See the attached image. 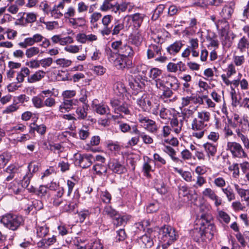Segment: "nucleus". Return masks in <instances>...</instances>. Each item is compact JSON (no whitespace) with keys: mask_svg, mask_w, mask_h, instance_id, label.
Here are the masks:
<instances>
[{"mask_svg":"<svg viewBox=\"0 0 249 249\" xmlns=\"http://www.w3.org/2000/svg\"><path fill=\"white\" fill-rule=\"evenodd\" d=\"M157 89L161 92L160 98L164 102L172 101L170 98L173 95L172 90H177L179 87V83L177 78L174 76H161L152 83Z\"/></svg>","mask_w":249,"mask_h":249,"instance_id":"nucleus-1","label":"nucleus"},{"mask_svg":"<svg viewBox=\"0 0 249 249\" xmlns=\"http://www.w3.org/2000/svg\"><path fill=\"white\" fill-rule=\"evenodd\" d=\"M211 119V113L203 110L197 112V118H194L191 123L192 136L198 139H202L206 132L207 123Z\"/></svg>","mask_w":249,"mask_h":249,"instance_id":"nucleus-2","label":"nucleus"},{"mask_svg":"<svg viewBox=\"0 0 249 249\" xmlns=\"http://www.w3.org/2000/svg\"><path fill=\"white\" fill-rule=\"evenodd\" d=\"M212 220V215L207 213H202L197 219V224L200 226L206 239L211 240L216 233V228Z\"/></svg>","mask_w":249,"mask_h":249,"instance_id":"nucleus-3","label":"nucleus"},{"mask_svg":"<svg viewBox=\"0 0 249 249\" xmlns=\"http://www.w3.org/2000/svg\"><path fill=\"white\" fill-rule=\"evenodd\" d=\"M106 53L109 61H113L114 64L117 69H128L132 67V61L129 58L117 55L113 53L110 48L106 49Z\"/></svg>","mask_w":249,"mask_h":249,"instance_id":"nucleus-4","label":"nucleus"},{"mask_svg":"<svg viewBox=\"0 0 249 249\" xmlns=\"http://www.w3.org/2000/svg\"><path fill=\"white\" fill-rule=\"evenodd\" d=\"M160 38L158 37V40L156 39L154 41L156 44H151L148 47L146 52L147 58L148 59L155 58V60L160 63H164L168 58L164 55H162L161 52L162 51L161 43H160Z\"/></svg>","mask_w":249,"mask_h":249,"instance_id":"nucleus-5","label":"nucleus"},{"mask_svg":"<svg viewBox=\"0 0 249 249\" xmlns=\"http://www.w3.org/2000/svg\"><path fill=\"white\" fill-rule=\"evenodd\" d=\"M0 222L8 229L15 231L19 228L23 220L21 216L7 213L2 217Z\"/></svg>","mask_w":249,"mask_h":249,"instance_id":"nucleus-6","label":"nucleus"},{"mask_svg":"<svg viewBox=\"0 0 249 249\" xmlns=\"http://www.w3.org/2000/svg\"><path fill=\"white\" fill-rule=\"evenodd\" d=\"M160 238L161 242H165L171 245L178 238L177 232L170 226H164L160 231Z\"/></svg>","mask_w":249,"mask_h":249,"instance_id":"nucleus-7","label":"nucleus"},{"mask_svg":"<svg viewBox=\"0 0 249 249\" xmlns=\"http://www.w3.org/2000/svg\"><path fill=\"white\" fill-rule=\"evenodd\" d=\"M226 150L229 151L234 158H243L247 157L242 145L235 142H228Z\"/></svg>","mask_w":249,"mask_h":249,"instance_id":"nucleus-8","label":"nucleus"},{"mask_svg":"<svg viewBox=\"0 0 249 249\" xmlns=\"http://www.w3.org/2000/svg\"><path fill=\"white\" fill-rule=\"evenodd\" d=\"M74 157L79 166L83 168L89 167L92 164V160H94L92 155L90 154L76 153Z\"/></svg>","mask_w":249,"mask_h":249,"instance_id":"nucleus-9","label":"nucleus"},{"mask_svg":"<svg viewBox=\"0 0 249 249\" xmlns=\"http://www.w3.org/2000/svg\"><path fill=\"white\" fill-rule=\"evenodd\" d=\"M202 196L214 202L216 207L219 206L222 203V199L216 194L215 191L210 188H206L202 193Z\"/></svg>","mask_w":249,"mask_h":249,"instance_id":"nucleus-10","label":"nucleus"},{"mask_svg":"<svg viewBox=\"0 0 249 249\" xmlns=\"http://www.w3.org/2000/svg\"><path fill=\"white\" fill-rule=\"evenodd\" d=\"M79 101L75 99L63 98V102L59 107V110L62 113L69 111L73 106H78Z\"/></svg>","mask_w":249,"mask_h":249,"instance_id":"nucleus-11","label":"nucleus"},{"mask_svg":"<svg viewBox=\"0 0 249 249\" xmlns=\"http://www.w3.org/2000/svg\"><path fill=\"white\" fill-rule=\"evenodd\" d=\"M109 167L111 171L116 174H122L126 171V169L124 166L122 164L119 160L115 159L110 161L109 163Z\"/></svg>","mask_w":249,"mask_h":249,"instance_id":"nucleus-12","label":"nucleus"},{"mask_svg":"<svg viewBox=\"0 0 249 249\" xmlns=\"http://www.w3.org/2000/svg\"><path fill=\"white\" fill-rule=\"evenodd\" d=\"M112 18V16L110 15H106L102 18V23L104 25V28L100 30V32L103 36H107V34L110 32V27L108 26Z\"/></svg>","mask_w":249,"mask_h":249,"instance_id":"nucleus-13","label":"nucleus"},{"mask_svg":"<svg viewBox=\"0 0 249 249\" xmlns=\"http://www.w3.org/2000/svg\"><path fill=\"white\" fill-rule=\"evenodd\" d=\"M138 242L141 247L143 248H150L154 244L153 238L149 233L142 236L139 239Z\"/></svg>","mask_w":249,"mask_h":249,"instance_id":"nucleus-14","label":"nucleus"},{"mask_svg":"<svg viewBox=\"0 0 249 249\" xmlns=\"http://www.w3.org/2000/svg\"><path fill=\"white\" fill-rule=\"evenodd\" d=\"M234 187L240 197L246 202L247 206L249 207V189H244L237 184H234Z\"/></svg>","mask_w":249,"mask_h":249,"instance_id":"nucleus-15","label":"nucleus"},{"mask_svg":"<svg viewBox=\"0 0 249 249\" xmlns=\"http://www.w3.org/2000/svg\"><path fill=\"white\" fill-rule=\"evenodd\" d=\"M183 46L182 41H176L166 48L167 52L170 55H175L180 51Z\"/></svg>","mask_w":249,"mask_h":249,"instance_id":"nucleus-16","label":"nucleus"},{"mask_svg":"<svg viewBox=\"0 0 249 249\" xmlns=\"http://www.w3.org/2000/svg\"><path fill=\"white\" fill-rule=\"evenodd\" d=\"M64 190L63 188L61 187L56 192L51 198V202L53 205L55 207L59 206L63 202L62 196L64 195Z\"/></svg>","mask_w":249,"mask_h":249,"instance_id":"nucleus-17","label":"nucleus"},{"mask_svg":"<svg viewBox=\"0 0 249 249\" xmlns=\"http://www.w3.org/2000/svg\"><path fill=\"white\" fill-rule=\"evenodd\" d=\"M203 147L209 159L215 156L217 152L216 145L207 142L203 144Z\"/></svg>","mask_w":249,"mask_h":249,"instance_id":"nucleus-18","label":"nucleus"},{"mask_svg":"<svg viewBox=\"0 0 249 249\" xmlns=\"http://www.w3.org/2000/svg\"><path fill=\"white\" fill-rule=\"evenodd\" d=\"M150 100L147 95L143 94L140 98L137 100L138 106L143 111H147L149 104H150Z\"/></svg>","mask_w":249,"mask_h":249,"instance_id":"nucleus-19","label":"nucleus"},{"mask_svg":"<svg viewBox=\"0 0 249 249\" xmlns=\"http://www.w3.org/2000/svg\"><path fill=\"white\" fill-rule=\"evenodd\" d=\"M93 210L100 211V209L97 207L96 208H89L88 209H83L79 212H77L78 216L79 222L83 223L87 217H89L92 213Z\"/></svg>","mask_w":249,"mask_h":249,"instance_id":"nucleus-20","label":"nucleus"},{"mask_svg":"<svg viewBox=\"0 0 249 249\" xmlns=\"http://www.w3.org/2000/svg\"><path fill=\"white\" fill-rule=\"evenodd\" d=\"M171 128L174 132L176 134H179L182 127V121H179L177 117V115L174 116L171 119H170V123Z\"/></svg>","mask_w":249,"mask_h":249,"instance_id":"nucleus-21","label":"nucleus"},{"mask_svg":"<svg viewBox=\"0 0 249 249\" xmlns=\"http://www.w3.org/2000/svg\"><path fill=\"white\" fill-rule=\"evenodd\" d=\"M117 55L124 56L127 58H132L134 55V51L132 47L127 45L126 43H124V46L122 48L121 51Z\"/></svg>","mask_w":249,"mask_h":249,"instance_id":"nucleus-22","label":"nucleus"},{"mask_svg":"<svg viewBox=\"0 0 249 249\" xmlns=\"http://www.w3.org/2000/svg\"><path fill=\"white\" fill-rule=\"evenodd\" d=\"M145 16L143 14L137 13L129 16V18L132 20L134 26L135 27L139 28L143 22Z\"/></svg>","mask_w":249,"mask_h":249,"instance_id":"nucleus-23","label":"nucleus"},{"mask_svg":"<svg viewBox=\"0 0 249 249\" xmlns=\"http://www.w3.org/2000/svg\"><path fill=\"white\" fill-rule=\"evenodd\" d=\"M46 75V72L42 70H38L28 78V82L34 83L40 81Z\"/></svg>","mask_w":249,"mask_h":249,"instance_id":"nucleus-24","label":"nucleus"},{"mask_svg":"<svg viewBox=\"0 0 249 249\" xmlns=\"http://www.w3.org/2000/svg\"><path fill=\"white\" fill-rule=\"evenodd\" d=\"M147 108L148 112L153 114L157 115L159 114V111L160 109V104L159 102L155 99H151L150 104Z\"/></svg>","mask_w":249,"mask_h":249,"instance_id":"nucleus-25","label":"nucleus"},{"mask_svg":"<svg viewBox=\"0 0 249 249\" xmlns=\"http://www.w3.org/2000/svg\"><path fill=\"white\" fill-rule=\"evenodd\" d=\"M234 11V9L231 5H226L224 6L220 13L221 17L225 19L231 18Z\"/></svg>","mask_w":249,"mask_h":249,"instance_id":"nucleus-26","label":"nucleus"},{"mask_svg":"<svg viewBox=\"0 0 249 249\" xmlns=\"http://www.w3.org/2000/svg\"><path fill=\"white\" fill-rule=\"evenodd\" d=\"M227 20V19L223 18L215 22L216 28L218 31V33L224 32L223 33L224 34L225 33V31L229 30V23Z\"/></svg>","mask_w":249,"mask_h":249,"instance_id":"nucleus-27","label":"nucleus"},{"mask_svg":"<svg viewBox=\"0 0 249 249\" xmlns=\"http://www.w3.org/2000/svg\"><path fill=\"white\" fill-rule=\"evenodd\" d=\"M124 28V24L121 23L119 21L115 22L113 25L110 27V32L107 34V36L111 34L112 36H117L119 35L121 31Z\"/></svg>","mask_w":249,"mask_h":249,"instance_id":"nucleus-28","label":"nucleus"},{"mask_svg":"<svg viewBox=\"0 0 249 249\" xmlns=\"http://www.w3.org/2000/svg\"><path fill=\"white\" fill-rule=\"evenodd\" d=\"M88 110V106L85 105L83 107H78L76 110L75 113L77 118L78 120H84L87 116V110Z\"/></svg>","mask_w":249,"mask_h":249,"instance_id":"nucleus-29","label":"nucleus"},{"mask_svg":"<svg viewBox=\"0 0 249 249\" xmlns=\"http://www.w3.org/2000/svg\"><path fill=\"white\" fill-rule=\"evenodd\" d=\"M163 151L168 154L173 161L178 163L180 160L176 156L177 152L172 147L168 145H165Z\"/></svg>","mask_w":249,"mask_h":249,"instance_id":"nucleus-30","label":"nucleus"},{"mask_svg":"<svg viewBox=\"0 0 249 249\" xmlns=\"http://www.w3.org/2000/svg\"><path fill=\"white\" fill-rule=\"evenodd\" d=\"M143 39V36L139 32L132 35L129 37L131 43L137 47H139L141 45Z\"/></svg>","mask_w":249,"mask_h":249,"instance_id":"nucleus-31","label":"nucleus"},{"mask_svg":"<svg viewBox=\"0 0 249 249\" xmlns=\"http://www.w3.org/2000/svg\"><path fill=\"white\" fill-rule=\"evenodd\" d=\"M191 102H193L194 103H199L201 104L203 102V100L201 98H197L192 96H186L182 98L181 104L183 107H186L188 106Z\"/></svg>","mask_w":249,"mask_h":249,"instance_id":"nucleus-32","label":"nucleus"},{"mask_svg":"<svg viewBox=\"0 0 249 249\" xmlns=\"http://www.w3.org/2000/svg\"><path fill=\"white\" fill-rule=\"evenodd\" d=\"M96 112L100 115L108 114L110 109L108 107L103 104H99L94 106Z\"/></svg>","mask_w":249,"mask_h":249,"instance_id":"nucleus-33","label":"nucleus"},{"mask_svg":"<svg viewBox=\"0 0 249 249\" xmlns=\"http://www.w3.org/2000/svg\"><path fill=\"white\" fill-rule=\"evenodd\" d=\"M159 114L160 118L167 121L170 120L174 116L172 114L170 110L164 107L160 108Z\"/></svg>","mask_w":249,"mask_h":249,"instance_id":"nucleus-34","label":"nucleus"},{"mask_svg":"<svg viewBox=\"0 0 249 249\" xmlns=\"http://www.w3.org/2000/svg\"><path fill=\"white\" fill-rule=\"evenodd\" d=\"M237 49L241 52H245L249 48V40L245 36L242 37L238 41Z\"/></svg>","mask_w":249,"mask_h":249,"instance_id":"nucleus-35","label":"nucleus"},{"mask_svg":"<svg viewBox=\"0 0 249 249\" xmlns=\"http://www.w3.org/2000/svg\"><path fill=\"white\" fill-rule=\"evenodd\" d=\"M56 241V236L53 235L51 238L48 239L44 238L40 240L37 243V246L39 247H46L53 244Z\"/></svg>","mask_w":249,"mask_h":249,"instance_id":"nucleus-36","label":"nucleus"},{"mask_svg":"<svg viewBox=\"0 0 249 249\" xmlns=\"http://www.w3.org/2000/svg\"><path fill=\"white\" fill-rule=\"evenodd\" d=\"M192 236L194 237V240L196 242L199 241L200 239L202 241L206 240L200 226L199 229L196 228L193 230Z\"/></svg>","mask_w":249,"mask_h":249,"instance_id":"nucleus-37","label":"nucleus"},{"mask_svg":"<svg viewBox=\"0 0 249 249\" xmlns=\"http://www.w3.org/2000/svg\"><path fill=\"white\" fill-rule=\"evenodd\" d=\"M113 89L116 93L119 95L123 94L126 91L124 85L121 82H116L114 85Z\"/></svg>","mask_w":249,"mask_h":249,"instance_id":"nucleus-38","label":"nucleus"},{"mask_svg":"<svg viewBox=\"0 0 249 249\" xmlns=\"http://www.w3.org/2000/svg\"><path fill=\"white\" fill-rule=\"evenodd\" d=\"M150 78H152L154 81L160 79L162 75V71L160 70L153 68L150 70L149 73Z\"/></svg>","mask_w":249,"mask_h":249,"instance_id":"nucleus-39","label":"nucleus"},{"mask_svg":"<svg viewBox=\"0 0 249 249\" xmlns=\"http://www.w3.org/2000/svg\"><path fill=\"white\" fill-rule=\"evenodd\" d=\"M222 191L226 195L229 201H231L235 199V195L230 186L225 188H222Z\"/></svg>","mask_w":249,"mask_h":249,"instance_id":"nucleus-40","label":"nucleus"},{"mask_svg":"<svg viewBox=\"0 0 249 249\" xmlns=\"http://www.w3.org/2000/svg\"><path fill=\"white\" fill-rule=\"evenodd\" d=\"M31 192H33L35 194L39 196L42 197L44 196L47 193L48 188L46 186L40 185L37 189L32 187L30 189Z\"/></svg>","mask_w":249,"mask_h":249,"instance_id":"nucleus-41","label":"nucleus"},{"mask_svg":"<svg viewBox=\"0 0 249 249\" xmlns=\"http://www.w3.org/2000/svg\"><path fill=\"white\" fill-rule=\"evenodd\" d=\"M165 8V6L164 4H160L158 5L154 11L153 14L152 16V19L154 20H157L162 14Z\"/></svg>","mask_w":249,"mask_h":249,"instance_id":"nucleus-42","label":"nucleus"},{"mask_svg":"<svg viewBox=\"0 0 249 249\" xmlns=\"http://www.w3.org/2000/svg\"><path fill=\"white\" fill-rule=\"evenodd\" d=\"M195 111L193 109L184 108L182 110L183 119L186 121H189L190 119H194Z\"/></svg>","mask_w":249,"mask_h":249,"instance_id":"nucleus-43","label":"nucleus"},{"mask_svg":"<svg viewBox=\"0 0 249 249\" xmlns=\"http://www.w3.org/2000/svg\"><path fill=\"white\" fill-rule=\"evenodd\" d=\"M160 207V204L157 201H153L148 204L146 207V211L148 213H154L157 212Z\"/></svg>","mask_w":249,"mask_h":249,"instance_id":"nucleus-44","label":"nucleus"},{"mask_svg":"<svg viewBox=\"0 0 249 249\" xmlns=\"http://www.w3.org/2000/svg\"><path fill=\"white\" fill-rule=\"evenodd\" d=\"M151 161L152 160L148 158L147 161L143 163L142 166V171L144 175L147 177H150V172L152 171V166L150 165Z\"/></svg>","mask_w":249,"mask_h":249,"instance_id":"nucleus-45","label":"nucleus"},{"mask_svg":"<svg viewBox=\"0 0 249 249\" xmlns=\"http://www.w3.org/2000/svg\"><path fill=\"white\" fill-rule=\"evenodd\" d=\"M77 207V204L76 202L71 201L69 204L64 205L62 208V211L63 212L71 213L74 211Z\"/></svg>","mask_w":249,"mask_h":249,"instance_id":"nucleus-46","label":"nucleus"},{"mask_svg":"<svg viewBox=\"0 0 249 249\" xmlns=\"http://www.w3.org/2000/svg\"><path fill=\"white\" fill-rule=\"evenodd\" d=\"M36 229L37 236L40 238L45 237L49 232V228L46 225L37 226Z\"/></svg>","mask_w":249,"mask_h":249,"instance_id":"nucleus-47","label":"nucleus"},{"mask_svg":"<svg viewBox=\"0 0 249 249\" xmlns=\"http://www.w3.org/2000/svg\"><path fill=\"white\" fill-rule=\"evenodd\" d=\"M69 22L75 28L82 26L85 23V19L83 18H71L69 19Z\"/></svg>","mask_w":249,"mask_h":249,"instance_id":"nucleus-48","label":"nucleus"},{"mask_svg":"<svg viewBox=\"0 0 249 249\" xmlns=\"http://www.w3.org/2000/svg\"><path fill=\"white\" fill-rule=\"evenodd\" d=\"M171 129L169 125H164L161 130V133L158 135V137L161 139H167V137L171 133Z\"/></svg>","mask_w":249,"mask_h":249,"instance_id":"nucleus-49","label":"nucleus"},{"mask_svg":"<svg viewBox=\"0 0 249 249\" xmlns=\"http://www.w3.org/2000/svg\"><path fill=\"white\" fill-rule=\"evenodd\" d=\"M93 169L96 172L97 174L101 175L106 173L107 168L105 165L97 163L93 166Z\"/></svg>","mask_w":249,"mask_h":249,"instance_id":"nucleus-50","label":"nucleus"},{"mask_svg":"<svg viewBox=\"0 0 249 249\" xmlns=\"http://www.w3.org/2000/svg\"><path fill=\"white\" fill-rule=\"evenodd\" d=\"M39 53V49L37 47H32L26 50L25 55L27 58H31Z\"/></svg>","mask_w":249,"mask_h":249,"instance_id":"nucleus-51","label":"nucleus"},{"mask_svg":"<svg viewBox=\"0 0 249 249\" xmlns=\"http://www.w3.org/2000/svg\"><path fill=\"white\" fill-rule=\"evenodd\" d=\"M112 223L116 226H121L126 223V218L124 216H121L118 213L112 219Z\"/></svg>","mask_w":249,"mask_h":249,"instance_id":"nucleus-52","label":"nucleus"},{"mask_svg":"<svg viewBox=\"0 0 249 249\" xmlns=\"http://www.w3.org/2000/svg\"><path fill=\"white\" fill-rule=\"evenodd\" d=\"M104 214L107 215L108 216L112 218V219L116 216L118 214L114 209L109 206H107L105 207L103 210Z\"/></svg>","mask_w":249,"mask_h":249,"instance_id":"nucleus-53","label":"nucleus"},{"mask_svg":"<svg viewBox=\"0 0 249 249\" xmlns=\"http://www.w3.org/2000/svg\"><path fill=\"white\" fill-rule=\"evenodd\" d=\"M223 32H221L220 33H219L221 37L222 44L223 45H227V44L230 45L231 43V41L230 40V37L228 35V31H225V33L224 34Z\"/></svg>","mask_w":249,"mask_h":249,"instance_id":"nucleus-54","label":"nucleus"},{"mask_svg":"<svg viewBox=\"0 0 249 249\" xmlns=\"http://www.w3.org/2000/svg\"><path fill=\"white\" fill-rule=\"evenodd\" d=\"M111 46L112 49L116 52V54H118L119 53L120 51H121L122 48L124 46V43H123L121 40H116L111 43Z\"/></svg>","mask_w":249,"mask_h":249,"instance_id":"nucleus-55","label":"nucleus"},{"mask_svg":"<svg viewBox=\"0 0 249 249\" xmlns=\"http://www.w3.org/2000/svg\"><path fill=\"white\" fill-rule=\"evenodd\" d=\"M19 108V106L18 105V103H13L7 106L4 110H3L4 114H11L16 112Z\"/></svg>","mask_w":249,"mask_h":249,"instance_id":"nucleus-56","label":"nucleus"},{"mask_svg":"<svg viewBox=\"0 0 249 249\" xmlns=\"http://www.w3.org/2000/svg\"><path fill=\"white\" fill-rule=\"evenodd\" d=\"M120 112L123 113L126 115H131V111L129 108V106L126 103L122 104L116 113L118 114Z\"/></svg>","mask_w":249,"mask_h":249,"instance_id":"nucleus-57","label":"nucleus"},{"mask_svg":"<svg viewBox=\"0 0 249 249\" xmlns=\"http://www.w3.org/2000/svg\"><path fill=\"white\" fill-rule=\"evenodd\" d=\"M33 37L25 38L24 42L18 43L19 46L22 48H26L28 46H32L35 44Z\"/></svg>","mask_w":249,"mask_h":249,"instance_id":"nucleus-58","label":"nucleus"},{"mask_svg":"<svg viewBox=\"0 0 249 249\" xmlns=\"http://www.w3.org/2000/svg\"><path fill=\"white\" fill-rule=\"evenodd\" d=\"M55 63L57 65L62 67H68L71 64V61L65 58H59L55 60Z\"/></svg>","mask_w":249,"mask_h":249,"instance_id":"nucleus-59","label":"nucleus"},{"mask_svg":"<svg viewBox=\"0 0 249 249\" xmlns=\"http://www.w3.org/2000/svg\"><path fill=\"white\" fill-rule=\"evenodd\" d=\"M145 128L150 132L154 133L158 130L157 126L154 121L150 119L146 124Z\"/></svg>","mask_w":249,"mask_h":249,"instance_id":"nucleus-60","label":"nucleus"},{"mask_svg":"<svg viewBox=\"0 0 249 249\" xmlns=\"http://www.w3.org/2000/svg\"><path fill=\"white\" fill-rule=\"evenodd\" d=\"M90 69L98 75H103L106 71V69L101 65L93 66Z\"/></svg>","mask_w":249,"mask_h":249,"instance_id":"nucleus-61","label":"nucleus"},{"mask_svg":"<svg viewBox=\"0 0 249 249\" xmlns=\"http://www.w3.org/2000/svg\"><path fill=\"white\" fill-rule=\"evenodd\" d=\"M19 170V168L14 165L8 166L4 171L5 174H10L15 177V174L17 173Z\"/></svg>","mask_w":249,"mask_h":249,"instance_id":"nucleus-62","label":"nucleus"},{"mask_svg":"<svg viewBox=\"0 0 249 249\" xmlns=\"http://www.w3.org/2000/svg\"><path fill=\"white\" fill-rule=\"evenodd\" d=\"M51 16L54 18H59L63 16V14L57 9L56 5H54L52 9L49 11Z\"/></svg>","mask_w":249,"mask_h":249,"instance_id":"nucleus-63","label":"nucleus"},{"mask_svg":"<svg viewBox=\"0 0 249 249\" xmlns=\"http://www.w3.org/2000/svg\"><path fill=\"white\" fill-rule=\"evenodd\" d=\"M213 183L216 187L221 189L224 188L223 187L226 185V181L222 177L215 178Z\"/></svg>","mask_w":249,"mask_h":249,"instance_id":"nucleus-64","label":"nucleus"}]
</instances>
